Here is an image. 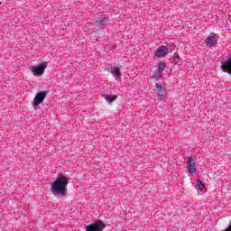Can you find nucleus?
<instances>
[{
	"label": "nucleus",
	"instance_id": "obj_2",
	"mask_svg": "<svg viewBox=\"0 0 231 231\" xmlns=\"http://www.w3.org/2000/svg\"><path fill=\"white\" fill-rule=\"evenodd\" d=\"M106 228V224L100 220H96L94 223L86 226V231H102Z\"/></svg>",
	"mask_w": 231,
	"mask_h": 231
},
{
	"label": "nucleus",
	"instance_id": "obj_1",
	"mask_svg": "<svg viewBox=\"0 0 231 231\" xmlns=\"http://www.w3.org/2000/svg\"><path fill=\"white\" fill-rule=\"evenodd\" d=\"M66 187H68V177L60 174L56 180L52 183L51 187V191L54 196L60 194L61 196L66 195Z\"/></svg>",
	"mask_w": 231,
	"mask_h": 231
},
{
	"label": "nucleus",
	"instance_id": "obj_14",
	"mask_svg": "<svg viewBox=\"0 0 231 231\" xmlns=\"http://www.w3.org/2000/svg\"><path fill=\"white\" fill-rule=\"evenodd\" d=\"M197 185L199 190H203L205 189V184H203V181H201L199 179L197 180Z\"/></svg>",
	"mask_w": 231,
	"mask_h": 231
},
{
	"label": "nucleus",
	"instance_id": "obj_8",
	"mask_svg": "<svg viewBox=\"0 0 231 231\" xmlns=\"http://www.w3.org/2000/svg\"><path fill=\"white\" fill-rule=\"evenodd\" d=\"M96 23L97 28H101L102 30L106 26H109L110 23L107 17L98 18L96 20Z\"/></svg>",
	"mask_w": 231,
	"mask_h": 231
},
{
	"label": "nucleus",
	"instance_id": "obj_5",
	"mask_svg": "<svg viewBox=\"0 0 231 231\" xmlns=\"http://www.w3.org/2000/svg\"><path fill=\"white\" fill-rule=\"evenodd\" d=\"M46 95H48V92H46V91H41L36 94V96L33 99L34 107L39 106V104H42L44 102V98H46Z\"/></svg>",
	"mask_w": 231,
	"mask_h": 231
},
{
	"label": "nucleus",
	"instance_id": "obj_9",
	"mask_svg": "<svg viewBox=\"0 0 231 231\" xmlns=\"http://www.w3.org/2000/svg\"><path fill=\"white\" fill-rule=\"evenodd\" d=\"M205 44L208 48H212V46H216L217 44V37L215 35L208 36L205 39Z\"/></svg>",
	"mask_w": 231,
	"mask_h": 231
},
{
	"label": "nucleus",
	"instance_id": "obj_7",
	"mask_svg": "<svg viewBox=\"0 0 231 231\" xmlns=\"http://www.w3.org/2000/svg\"><path fill=\"white\" fill-rule=\"evenodd\" d=\"M187 167L189 174H196L198 172V169L196 168V162H194V158L189 157Z\"/></svg>",
	"mask_w": 231,
	"mask_h": 231
},
{
	"label": "nucleus",
	"instance_id": "obj_11",
	"mask_svg": "<svg viewBox=\"0 0 231 231\" xmlns=\"http://www.w3.org/2000/svg\"><path fill=\"white\" fill-rule=\"evenodd\" d=\"M105 100L108 103V104H113V102H115V100H116V98H118V96L116 95H113V96H109V95H105L104 96Z\"/></svg>",
	"mask_w": 231,
	"mask_h": 231
},
{
	"label": "nucleus",
	"instance_id": "obj_3",
	"mask_svg": "<svg viewBox=\"0 0 231 231\" xmlns=\"http://www.w3.org/2000/svg\"><path fill=\"white\" fill-rule=\"evenodd\" d=\"M48 68V63L42 62L39 66L32 68V73L34 77H41L44 73V70Z\"/></svg>",
	"mask_w": 231,
	"mask_h": 231
},
{
	"label": "nucleus",
	"instance_id": "obj_10",
	"mask_svg": "<svg viewBox=\"0 0 231 231\" xmlns=\"http://www.w3.org/2000/svg\"><path fill=\"white\" fill-rule=\"evenodd\" d=\"M155 88L160 100H165V88H163V86H162L160 83H157Z\"/></svg>",
	"mask_w": 231,
	"mask_h": 231
},
{
	"label": "nucleus",
	"instance_id": "obj_6",
	"mask_svg": "<svg viewBox=\"0 0 231 231\" xmlns=\"http://www.w3.org/2000/svg\"><path fill=\"white\" fill-rule=\"evenodd\" d=\"M168 54H169V48H167V46H165V45H162V46L159 47L154 51L155 57H158L159 59L166 57Z\"/></svg>",
	"mask_w": 231,
	"mask_h": 231
},
{
	"label": "nucleus",
	"instance_id": "obj_12",
	"mask_svg": "<svg viewBox=\"0 0 231 231\" xmlns=\"http://www.w3.org/2000/svg\"><path fill=\"white\" fill-rule=\"evenodd\" d=\"M112 75H114V77H120V75H122V72H120V69L114 67L111 70Z\"/></svg>",
	"mask_w": 231,
	"mask_h": 231
},
{
	"label": "nucleus",
	"instance_id": "obj_4",
	"mask_svg": "<svg viewBox=\"0 0 231 231\" xmlns=\"http://www.w3.org/2000/svg\"><path fill=\"white\" fill-rule=\"evenodd\" d=\"M227 60L221 61V69L224 73H228L231 76V55H227Z\"/></svg>",
	"mask_w": 231,
	"mask_h": 231
},
{
	"label": "nucleus",
	"instance_id": "obj_15",
	"mask_svg": "<svg viewBox=\"0 0 231 231\" xmlns=\"http://www.w3.org/2000/svg\"><path fill=\"white\" fill-rule=\"evenodd\" d=\"M179 62H180V54H178V52H175L173 55V63L179 64Z\"/></svg>",
	"mask_w": 231,
	"mask_h": 231
},
{
	"label": "nucleus",
	"instance_id": "obj_17",
	"mask_svg": "<svg viewBox=\"0 0 231 231\" xmlns=\"http://www.w3.org/2000/svg\"><path fill=\"white\" fill-rule=\"evenodd\" d=\"M222 231H231V222H229L228 227Z\"/></svg>",
	"mask_w": 231,
	"mask_h": 231
},
{
	"label": "nucleus",
	"instance_id": "obj_13",
	"mask_svg": "<svg viewBox=\"0 0 231 231\" xmlns=\"http://www.w3.org/2000/svg\"><path fill=\"white\" fill-rule=\"evenodd\" d=\"M165 68H167V66L165 65V62L160 61L158 63V69H159L160 73H162V71H163L165 69Z\"/></svg>",
	"mask_w": 231,
	"mask_h": 231
},
{
	"label": "nucleus",
	"instance_id": "obj_16",
	"mask_svg": "<svg viewBox=\"0 0 231 231\" xmlns=\"http://www.w3.org/2000/svg\"><path fill=\"white\" fill-rule=\"evenodd\" d=\"M152 79H155V80H160V79H162V74L156 73L154 76H152Z\"/></svg>",
	"mask_w": 231,
	"mask_h": 231
}]
</instances>
